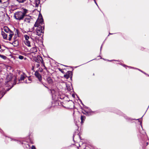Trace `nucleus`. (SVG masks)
Wrapping results in <instances>:
<instances>
[{
  "instance_id": "obj_34",
  "label": "nucleus",
  "mask_w": 149,
  "mask_h": 149,
  "mask_svg": "<svg viewBox=\"0 0 149 149\" xmlns=\"http://www.w3.org/2000/svg\"><path fill=\"white\" fill-rule=\"evenodd\" d=\"M113 34V33H109V34H110V35H111V34L112 35V34Z\"/></svg>"
},
{
  "instance_id": "obj_15",
  "label": "nucleus",
  "mask_w": 149,
  "mask_h": 149,
  "mask_svg": "<svg viewBox=\"0 0 149 149\" xmlns=\"http://www.w3.org/2000/svg\"><path fill=\"white\" fill-rule=\"evenodd\" d=\"M47 80L48 83L49 84L52 83V79L50 77H48L47 79Z\"/></svg>"
},
{
  "instance_id": "obj_24",
  "label": "nucleus",
  "mask_w": 149,
  "mask_h": 149,
  "mask_svg": "<svg viewBox=\"0 0 149 149\" xmlns=\"http://www.w3.org/2000/svg\"><path fill=\"white\" fill-rule=\"evenodd\" d=\"M39 66H40V65L39 64V63L37 64L36 65V67L37 68H38V67Z\"/></svg>"
},
{
  "instance_id": "obj_42",
  "label": "nucleus",
  "mask_w": 149,
  "mask_h": 149,
  "mask_svg": "<svg viewBox=\"0 0 149 149\" xmlns=\"http://www.w3.org/2000/svg\"><path fill=\"white\" fill-rule=\"evenodd\" d=\"M104 59V60H106V59Z\"/></svg>"
},
{
  "instance_id": "obj_1",
  "label": "nucleus",
  "mask_w": 149,
  "mask_h": 149,
  "mask_svg": "<svg viewBox=\"0 0 149 149\" xmlns=\"http://www.w3.org/2000/svg\"><path fill=\"white\" fill-rule=\"evenodd\" d=\"M35 29L36 30L33 31H29V35L31 39L34 40L37 38V36H41L42 33H43V30L44 29V24L43 23V18L37 19L34 24Z\"/></svg>"
},
{
  "instance_id": "obj_4",
  "label": "nucleus",
  "mask_w": 149,
  "mask_h": 149,
  "mask_svg": "<svg viewBox=\"0 0 149 149\" xmlns=\"http://www.w3.org/2000/svg\"><path fill=\"white\" fill-rule=\"evenodd\" d=\"M14 82L13 81H6V87H9V88L7 89L8 91L13 86Z\"/></svg>"
},
{
  "instance_id": "obj_37",
  "label": "nucleus",
  "mask_w": 149,
  "mask_h": 149,
  "mask_svg": "<svg viewBox=\"0 0 149 149\" xmlns=\"http://www.w3.org/2000/svg\"><path fill=\"white\" fill-rule=\"evenodd\" d=\"M1 0H0V3H1Z\"/></svg>"
},
{
  "instance_id": "obj_36",
  "label": "nucleus",
  "mask_w": 149,
  "mask_h": 149,
  "mask_svg": "<svg viewBox=\"0 0 149 149\" xmlns=\"http://www.w3.org/2000/svg\"><path fill=\"white\" fill-rule=\"evenodd\" d=\"M140 123V124L141 125V124L142 123V122H141Z\"/></svg>"
},
{
  "instance_id": "obj_33",
  "label": "nucleus",
  "mask_w": 149,
  "mask_h": 149,
  "mask_svg": "<svg viewBox=\"0 0 149 149\" xmlns=\"http://www.w3.org/2000/svg\"><path fill=\"white\" fill-rule=\"evenodd\" d=\"M43 85H44V86L45 87H46V88H47V87L46 86H45L44 84H43Z\"/></svg>"
},
{
  "instance_id": "obj_31",
  "label": "nucleus",
  "mask_w": 149,
  "mask_h": 149,
  "mask_svg": "<svg viewBox=\"0 0 149 149\" xmlns=\"http://www.w3.org/2000/svg\"><path fill=\"white\" fill-rule=\"evenodd\" d=\"M146 146H147L148 145V142H146Z\"/></svg>"
},
{
  "instance_id": "obj_27",
  "label": "nucleus",
  "mask_w": 149,
  "mask_h": 149,
  "mask_svg": "<svg viewBox=\"0 0 149 149\" xmlns=\"http://www.w3.org/2000/svg\"><path fill=\"white\" fill-rule=\"evenodd\" d=\"M107 60L108 61H116V60Z\"/></svg>"
},
{
  "instance_id": "obj_26",
  "label": "nucleus",
  "mask_w": 149,
  "mask_h": 149,
  "mask_svg": "<svg viewBox=\"0 0 149 149\" xmlns=\"http://www.w3.org/2000/svg\"><path fill=\"white\" fill-rule=\"evenodd\" d=\"M28 21V19L26 18L24 19V21L27 22Z\"/></svg>"
},
{
  "instance_id": "obj_43",
  "label": "nucleus",
  "mask_w": 149,
  "mask_h": 149,
  "mask_svg": "<svg viewBox=\"0 0 149 149\" xmlns=\"http://www.w3.org/2000/svg\"><path fill=\"white\" fill-rule=\"evenodd\" d=\"M141 127H142V125H141Z\"/></svg>"
},
{
  "instance_id": "obj_3",
  "label": "nucleus",
  "mask_w": 149,
  "mask_h": 149,
  "mask_svg": "<svg viewBox=\"0 0 149 149\" xmlns=\"http://www.w3.org/2000/svg\"><path fill=\"white\" fill-rule=\"evenodd\" d=\"M27 12V10L24 9L23 12L20 11L17 12L15 14V17L17 19L21 20L26 15Z\"/></svg>"
},
{
  "instance_id": "obj_14",
  "label": "nucleus",
  "mask_w": 149,
  "mask_h": 149,
  "mask_svg": "<svg viewBox=\"0 0 149 149\" xmlns=\"http://www.w3.org/2000/svg\"><path fill=\"white\" fill-rule=\"evenodd\" d=\"M86 118L85 116H81V123H83L84 121Z\"/></svg>"
},
{
  "instance_id": "obj_7",
  "label": "nucleus",
  "mask_w": 149,
  "mask_h": 149,
  "mask_svg": "<svg viewBox=\"0 0 149 149\" xmlns=\"http://www.w3.org/2000/svg\"><path fill=\"white\" fill-rule=\"evenodd\" d=\"M35 3H34L33 4L31 3V5L33 6H35L36 7H38L39 4L40 3V0H35Z\"/></svg>"
},
{
  "instance_id": "obj_29",
  "label": "nucleus",
  "mask_w": 149,
  "mask_h": 149,
  "mask_svg": "<svg viewBox=\"0 0 149 149\" xmlns=\"http://www.w3.org/2000/svg\"><path fill=\"white\" fill-rule=\"evenodd\" d=\"M34 66H32V70H33V69H34Z\"/></svg>"
},
{
  "instance_id": "obj_30",
  "label": "nucleus",
  "mask_w": 149,
  "mask_h": 149,
  "mask_svg": "<svg viewBox=\"0 0 149 149\" xmlns=\"http://www.w3.org/2000/svg\"><path fill=\"white\" fill-rule=\"evenodd\" d=\"M102 45H101V47H100V51H101V49H102Z\"/></svg>"
},
{
  "instance_id": "obj_39",
  "label": "nucleus",
  "mask_w": 149,
  "mask_h": 149,
  "mask_svg": "<svg viewBox=\"0 0 149 149\" xmlns=\"http://www.w3.org/2000/svg\"><path fill=\"white\" fill-rule=\"evenodd\" d=\"M28 80H29V81L30 80L29 78Z\"/></svg>"
},
{
  "instance_id": "obj_41",
  "label": "nucleus",
  "mask_w": 149,
  "mask_h": 149,
  "mask_svg": "<svg viewBox=\"0 0 149 149\" xmlns=\"http://www.w3.org/2000/svg\"><path fill=\"white\" fill-rule=\"evenodd\" d=\"M28 38H29V36Z\"/></svg>"
},
{
  "instance_id": "obj_12",
  "label": "nucleus",
  "mask_w": 149,
  "mask_h": 149,
  "mask_svg": "<svg viewBox=\"0 0 149 149\" xmlns=\"http://www.w3.org/2000/svg\"><path fill=\"white\" fill-rule=\"evenodd\" d=\"M124 117L127 120H128V121H131L132 120H139V119H132L131 118H129L127 116H126L125 115H124Z\"/></svg>"
},
{
  "instance_id": "obj_35",
  "label": "nucleus",
  "mask_w": 149,
  "mask_h": 149,
  "mask_svg": "<svg viewBox=\"0 0 149 149\" xmlns=\"http://www.w3.org/2000/svg\"><path fill=\"white\" fill-rule=\"evenodd\" d=\"M27 80H26V81H25V83H27Z\"/></svg>"
},
{
  "instance_id": "obj_17",
  "label": "nucleus",
  "mask_w": 149,
  "mask_h": 149,
  "mask_svg": "<svg viewBox=\"0 0 149 149\" xmlns=\"http://www.w3.org/2000/svg\"><path fill=\"white\" fill-rule=\"evenodd\" d=\"M28 19H29H29H31V20H30V21H29V22H30V21H31L32 22V21H33V19L32 18H31V17L29 16V18H28Z\"/></svg>"
},
{
  "instance_id": "obj_21",
  "label": "nucleus",
  "mask_w": 149,
  "mask_h": 149,
  "mask_svg": "<svg viewBox=\"0 0 149 149\" xmlns=\"http://www.w3.org/2000/svg\"><path fill=\"white\" fill-rule=\"evenodd\" d=\"M18 58L20 59H22L24 58V57L21 55H20L19 56Z\"/></svg>"
},
{
  "instance_id": "obj_11",
  "label": "nucleus",
  "mask_w": 149,
  "mask_h": 149,
  "mask_svg": "<svg viewBox=\"0 0 149 149\" xmlns=\"http://www.w3.org/2000/svg\"><path fill=\"white\" fill-rule=\"evenodd\" d=\"M1 34L3 36V38L4 39H6L7 38V34L5 33L3 31H2Z\"/></svg>"
},
{
  "instance_id": "obj_13",
  "label": "nucleus",
  "mask_w": 149,
  "mask_h": 149,
  "mask_svg": "<svg viewBox=\"0 0 149 149\" xmlns=\"http://www.w3.org/2000/svg\"><path fill=\"white\" fill-rule=\"evenodd\" d=\"M8 33L9 34V37L8 38V40L10 41L11 39V38L13 35V33L11 31L10 33Z\"/></svg>"
},
{
  "instance_id": "obj_20",
  "label": "nucleus",
  "mask_w": 149,
  "mask_h": 149,
  "mask_svg": "<svg viewBox=\"0 0 149 149\" xmlns=\"http://www.w3.org/2000/svg\"><path fill=\"white\" fill-rule=\"evenodd\" d=\"M25 78V77L23 76H21L20 77V80H24V79Z\"/></svg>"
},
{
  "instance_id": "obj_23",
  "label": "nucleus",
  "mask_w": 149,
  "mask_h": 149,
  "mask_svg": "<svg viewBox=\"0 0 149 149\" xmlns=\"http://www.w3.org/2000/svg\"><path fill=\"white\" fill-rule=\"evenodd\" d=\"M31 149H36L35 147L34 146H32L31 147Z\"/></svg>"
},
{
  "instance_id": "obj_38",
  "label": "nucleus",
  "mask_w": 149,
  "mask_h": 149,
  "mask_svg": "<svg viewBox=\"0 0 149 149\" xmlns=\"http://www.w3.org/2000/svg\"><path fill=\"white\" fill-rule=\"evenodd\" d=\"M85 108H88V107H86V106H85Z\"/></svg>"
},
{
  "instance_id": "obj_9",
  "label": "nucleus",
  "mask_w": 149,
  "mask_h": 149,
  "mask_svg": "<svg viewBox=\"0 0 149 149\" xmlns=\"http://www.w3.org/2000/svg\"><path fill=\"white\" fill-rule=\"evenodd\" d=\"M85 112H86L85 114L89 116L91 115V112H93V111H91V110L90 109H89L88 110H84Z\"/></svg>"
},
{
  "instance_id": "obj_5",
  "label": "nucleus",
  "mask_w": 149,
  "mask_h": 149,
  "mask_svg": "<svg viewBox=\"0 0 149 149\" xmlns=\"http://www.w3.org/2000/svg\"><path fill=\"white\" fill-rule=\"evenodd\" d=\"M35 76L38 78L39 81L41 82L42 80V77L38 72L36 71L35 73Z\"/></svg>"
},
{
  "instance_id": "obj_6",
  "label": "nucleus",
  "mask_w": 149,
  "mask_h": 149,
  "mask_svg": "<svg viewBox=\"0 0 149 149\" xmlns=\"http://www.w3.org/2000/svg\"><path fill=\"white\" fill-rule=\"evenodd\" d=\"M13 75L11 74H8L6 77V81H12V79L13 78Z\"/></svg>"
},
{
  "instance_id": "obj_2",
  "label": "nucleus",
  "mask_w": 149,
  "mask_h": 149,
  "mask_svg": "<svg viewBox=\"0 0 149 149\" xmlns=\"http://www.w3.org/2000/svg\"><path fill=\"white\" fill-rule=\"evenodd\" d=\"M37 51V49L35 47H33L31 48L30 50V53H29V57L31 59H33L38 63L41 62L42 64H44L42 57L39 55H38L36 53Z\"/></svg>"
},
{
  "instance_id": "obj_18",
  "label": "nucleus",
  "mask_w": 149,
  "mask_h": 149,
  "mask_svg": "<svg viewBox=\"0 0 149 149\" xmlns=\"http://www.w3.org/2000/svg\"><path fill=\"white\" fill-rule=\"evenodd\" d=\"M64 77L66 79H68L69 77V75L68 74H65Z\"/></svg>"
},
{
  "instance_id": "obj_25",
  "label": "nucleus",
  "mask_w": 149,
  "mask_h": 149,
  "mask_svg": "<svg viewBox=\"0 0 149 149\" xmlns=\"http://www.w3.org/2000/svg\"><path fill=\"white\" fill-rule=\"evenodd\" d=\"M94 2L97 5V6L98 7V5L97 3H96V1H95V0H94Z\"/></svg>"
},
{
  "instance_id": "obj_28",
  "label": "nucleus",
  "mask_w": 149,
  "mask_h": 149,
  "mask_svg": "<svg viewBox=\"0 0 149 149\" xmlns=\"http://www.w3.org/2000/svg\"><path fill=\"white\" fill-rule=\"evenodd\" d=\"M31 45H30V42H29V47Z\"/></svg>"
},
{
  "instance_id": "obj_22",
  "label": "nucleus",
  "mask_w": 149,
  "mask_h": 149,
  "mask_svg": "<svg viewBox=\"0 0 149 149\" xmlns=\"http://www.w3.org/2000/svg\"><path fill=\"white\" fill-rule=\"evenodd\" d=\"M25 0H17V1L19 3H22L24 2Z\"/></svg>"
},
{
  "instance_id": "obj_19",
  "label": "nucleus",
  "mask_w": 149,
  "mask_h": 149,
  "mask_svg": "<svg viewBox=\"0 0 149 149\" xmlns=\"http://www.w3.org/2000/svg\"><path fill=\"white\" fill-rule=\"evenodd\" d=\"M0 57H1V58H2L3 59H6V56H3V55H0Z\"/></svg>"
},
{
  "instance_id": "obj_16",
  "label": "nucleus",
  "mask_w": 149,
  "mask_h": 149,
  "mask_svg": "<svg viewBox=\"0 0 149 149\" xmlns=\"http://www.w3.org/2000/svg\"><path fill=\"white\" fill-rule=\"evenodd\" d=\"M127 67H129V68H134V69H137L138 70H139V71H140L142 72L143 73L145 74H146V73L145 72H143L142 70H140V69H139L135 68H133V67H130V66H127Z\"/></svg>"
},
{
  "instance_id": "obj_8",
  "label": "nucleus",
  "mask_w": 149,
  "mask_h": 149,
  "mask_svg": "<svg viewBox=\"0 0 149 149\" xmlns=\"http://www.w3.org/2000/svg\"><path fill=\"white\" fill-rule=\"evenodd\" d=\"M25 40H24V42L25 44L28 46V36L27 35H26L24 36Z\"/></svg>"
},
{
  "instance_id": "obj_32",
  "label": "nucleus",
  "mask_w": 149,
  "mask_h": 149,
  "mask_svg": "<svg viewBox=\"0 0 149 149\" xmlns=\"http://www.w3.org/2000/svg\"><path fill=\"white\" fill-rule=\"evenodd\" d=\"M123 66H124V67H125V66H126V65H123Z\"/></svg>"
},
{
  "instance_id": "obj_44",
  "label": "nucleus",
  "mask_w": 149,
  "mask_h": 149,
  "mask_svg": "<svg viewBox=\"0 0 149 149\" xmlns=\"http://www.w3.org/2000/svg\"><path fill=\"white\" fill-rule=\"evenodd\" d=\"M148 76H149V75H148Z\"/></svg>"
},
{
  "instance_id": "obj_40",
  "label": "nucleus",
  "mask_w": 149,
  "mask_h": 149,
  "mask_svg": "<svg viewBox=\"0 0 149 149\" xmlns=\"http://www.w3.org/2000/svg\"><path fill=\"white\" fill-rule=\"evenodd\" d=\"M31 143H33L31 142Z\"/></svg>"
},
{
  "instance_id": "obj_10",
  "label": "nucleus",
  "mask_w": 149,
  "mask_h": 149,
  "mask_svg": "<svg viewBox=\"0 0 149 149\" xmlns=\"http://www.w3.org/2000/svg\"><path fill=\"white\" fill-rule=\"evenodd\" d=\"M4 31L8 33H10L11 32V31H10L8 28L7 26H5L3 27Z\"/></svg>"
}]
</instances>
